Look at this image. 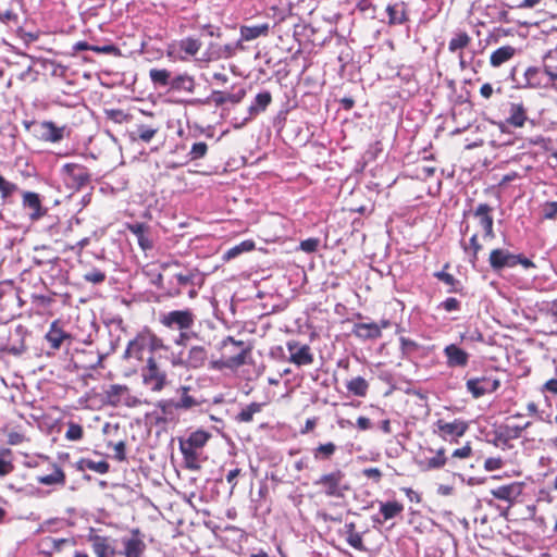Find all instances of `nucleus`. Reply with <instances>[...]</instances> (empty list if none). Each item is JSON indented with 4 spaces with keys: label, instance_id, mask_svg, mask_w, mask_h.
<instances>
[{
    "label": "nucleus",
    "instance_id": "f257e3e1",
    "mask_svg": "<svg viewBox=\"0 0 557 557\" xmlns=\"http://www.w3.org/2000/svg\"><path fill=\"white\" fill-rule=\"evenodd\" d=\"M209 438L210 434L208 432L198 430L193 432L187 438L180 440V449L187 469H200V455Z\"/></svg>",
    "mask_w": 557,
    "mask_h": 557
},
{
    "label": "nucleus",
    "instance_id": "f03ea898",
    "mask_svg": "<svg viewBox=\"0 0 557 557\" xmlns=\"http://www.w3.org/2000/svg\"><path fill=\"white\" fill-rule=\"evenodd\" d=\"M469 429L470 422L463 418L440 417L433 423V434L449 444H458Z\"/></svg>",
    "mask_w": 557,
    "mask_h": 557
},
{
    "label": "nucleus",
    "instance_id": "7ed1b4c3",
    "mask_svg": "<svg viewBox=\"0 0 557 557\" xmlns=\"http://www.w3.org/2000/svg\"><path fill=\"white\" fill-rule=\"evenodd\" d=\"M416 463L421 471H438L449 463V456L443 445L437 448L420 445Z\"/></svg>",
    "mask_w": 557,
    "mask_h": 557
},
{
    "label": "nucleus",
    "instance_id": "20e7f679",
    "mask_svg": "<svg viewBox=\"0 0 557 557\" xmlns=\"http://www.w3.org/2000/svg\"><path fill=\"white\" fill-rule=\"evenodd\" d=\"M231 345L240 348L239 352L230 356L223 355L220 360L212 361L211 367L213 369H238L246 363L247 357L252 350L251 345H247L244 341H236L233 336H227L222 341L223 349H226Z\"/></svg>",
    "mask_w": 557,
    "mask_h": 557
},
{
    "label": "nucleus",
    "instance_id": "39448f33",
    "mask_svg": "<svg viewBox=\"0 0 557 557\" xmlns=\"http://www.w3.org/2000/svg\"><path fill=\"white\" fill-rule=\"evenodd\" d=\"M488 262L494 271H500L505 268H515L518 264H521L524 269L534 267L533 261L523 255H515L502 248H496L491 251Z\"/></svg>",
    "mask_w": 557,
    "mask_h": 557
},
{
    "label": "nucleus",
    "instance_id": "423d86ee",
    "mask_svg": "<svg viewBox=\"0 0 557 557\" xmlns=\"http://www.w3.org/2000/svg\"><path fill=\"white\" fill-rule=\"evenodd\" d=\"M345 474L342 470L336 469L329 473H323L315 481L314 485L320 488V492L329 497H344L347 486L343 485Z\"/></svg>",
    "mask_w": 557,
    "mask_h": 557
},
{
    "label": "nucleus",
    "instance_id": "0eeeda50",
    "mask_svg": "<svg viewBox=\"0 0 557 557\" xmlns=\"http://www.w3.org/2000/svg\"><path fill=\"white\" fill-rule=\"evenodd\" d=\"M166 361L147 358V366L141 373L143 383L146 387L153 392L163 389L166 385V372L164 370Z\"/></svg>",
    "mask_w": 557,
    "mask_h": 557
},
{
    "label": "nucleus",
    "instance_id": "6e6552de",
    "mask_svg": "<svg viewBox=\"0 0 557 557\" xmlns=\"http://www.w3.org/2000/svg\"><path fill=\"white\" fill-rule=\"evenodd\" d=\"M505 112L506 124L513 128H522L529 121V109L521 98L511 97Z\"/></svg>",
    "mask_w": 557,
    "mask_h": 557
},
{
    "label": "nucleus",
    "instance_id": "1a4fd4ad",
    "mask_svg": "<svg viewBox=\"0 0 557 557\" xmlns=\"http://www.w3.org/2000/svg\"><path fill=\"white\" fill-rule=\"evenodd\" d=\"M143 349L149 351L150 356L148 358L160 361H168L169 359V346L164 345L163 341L147 327L141 330V350Z\"/></svg>",
    "mask_w": 557,
    "mask_h": 557
},
{
    "label": "nucleus",
    "instance_id": "9d476101",
    "mask_svg": "<svg viewBox=\"0 0 557 557\" xmlns=\"http://www.w3.org/2000/svg\"><path fill=\"white\" fill-rule=\"evenodd\" d=\"M195 319L196 317L190 309L173 310L162 314L160 322L168 329L185 331L194 325Z\"/></svg>",
    "mask_w": 557,
    "mask_h": 557
},
{
    "label": "nucleus",
    "instance_id": "9b49d317",
    "mask_svg": "<svg viewBox=\"0 0 557 557\" xmlns=\"http://www.w3.org/2000/svg\"><path fill=\"white\" fill-rule=\"evenodd\" d=\"M500 387V380L493 376L470 377L466 381L467 392L475 399L492 394Z\"/></svg>",
    "mask_w": 557,
    "mask_h": 557
},
{
    "label": "nucleus",
    "instance_id": "f8f14e48",
    "mask_svg": "<svg viewBox=\"0 0 557 557\" xmlns=\"http://www.w3.org/2000/svg\"><path fill=\"white\" fill-rule=\"evenodd\" d=\"M493 208L487 203H480L472 212L478 227L481 230L482 240H492L495 238Z\"/></svg>",
    "mask_w": 557,
    "mask_h": 557
},
{
    "label": "nucleus",
    "instance_id": "ddd939ff",
    "mask_svg": "<svg viewBox=\"0 0 557 557\" xmlns=\"http://www.w3.org/2000/svg\"><path fill=\"white\" fill-rule=\"evenodd\" d=\"M61 173L64 176V181L67 186L74 189H81L86 186L90 180L88 170L77 163H65Z\"/></svg>",
    "mask_w": 557,
    "mask_h": 557
},
{
    "label": "nucleus",
    "instance_id": "4468645a",
    "mask_svg": "<svg viewBox=\"0 0 557 557\" xmlns=\"http://www.w3.org/2000/svg\"><path fill=\"white\" fill-rule=\"evenodd\" d=\"M391 326V322L382 319L380 323H355L352 335L361 341H373L382 337V330Z\"/></svg>",
    "mask_w": 557,
    "mask_h": 557
},
{
    "label": "nucleus",
    "instance_id": "2eb2a0df",
    "mask_svg": "<svg viewBox=\"0 0 557 557\" xmlns=\"http://www.w3.org/2000/svg\"><path fill=\"white\" fill-rule=\"evenodd\" d=\"M286 347L289 352V362L298 367L309 366L313 362V354L309 345L300 344L297 341H288Z\"/></svg>",
    "mask_w": 557,
    "mask_h": 557
},
{
    "label": "nucleus",
    "instance_id": "dca6fc26",
    "mask_svg": "<svg viewBox=\"0 0 557 557\" xmlns=\"http://www.w3.org/2000/svg\"><path fill=\"white\" fill-rule=\"evenodd\" d=\"M202 47V42L198 38L186 37L171 45L172 54H177L181 60L195 57Z\"/></svg>",
    "mask_w": 557,
    "mask_h": 557
},
{
    "label": "nucleus",
    "instance_id": "f3484780",
    "mask_svg": "<svg viewBox=\"0 0 557 557\" xmlns=\"http://www.w3.org/2000/svg\"><path fill=\"white\" fill-rule=\"evenodd\" d=\"M524 486L523 482H512L491 490V494L496 499L512 504L522 495Z\"/></svg>",
    "mask_w": 557,
    "mask_h": 557
},
{
    "label": "nucleus",
    "instance_id": "a211bd4d",
    "mask_svg": "<svg viewBox=\"0 0 557 557\" xmlns=\"http://www.w3.org/2000/svg\"><path fill=\"white\" fill-rule=\"evenodd\" d=\"M22 206L29 211L28 215L33 221L41 219L47 213V209L42 207L40 196L34 191H23Z\"/></svg>",
    "mask_w": 557,
    "mask_h": 557
},
{
    "label": "nucleus",
    "instance_id": "6ab92c4d",
    "mask_svg": "<svg viewBox=\"0 0 557 557\" xmlns=\"http://www.w3.org/2000/svg\"><path fill=\"white\" fill-rule=\"evenodd\" d=\"M519 53V49L511 45H504L490 54L488 63L493 69H500L509 63Z\"/></svg>",
    "mask_w": 557,
    "mask_h": 557
},
{
    "label": "nucleus",
    "instance_id": "aec40b11",
    "mask_svg": "<svg viewBox=\"0 0 557 557\" xmlns=\"http://www.w3.org/2000/svg\"><path fill=\"white\" fill-rule=\"evenodd\" d=\"M524 86L530 88H553V83L548 79L544 67L529 66L524 72Z\"/></svg>",
    "mask_w": 557,
    "mask_h": 557
},
{
    "label": "nucleus",
    "instance_id": "412c9836",
    "mask_svg": "<svg viewBox=\"0 0 557 557\" xmlns=\"http://www.w3.org/2000/svg\"><path fill=\"white\" fill-rule=\"evenodd\" d=\"M443 352L448 368H465L469 363V354L456 344L447 345Z\"/></svg>",
    "mask_w": 557,
    "mask_h": 557
},
{
    "label": "nucleus",
    "instance_id": "4be33fe9",
    "mask_svg": "<svg viewBox=\"0 0 557 557\" xmlns=\"http://www.w3.org/2000/svg\"><path fill=\"white\" fill-rule=\"evenodd\" d=\"M208 360V351L206 347L196 345L189 348L186 357L181 359V364L187 369H200Z\"/></svg>",
    "mask_w": 557,
    "mask_h": 557
},
{
    "label": "nucleus",
    "instance_id": "5701e85b",
    "mask_svg": "<svg viewBox=\"0 0 557 557\" xmlns=\"http://www.w3.org/2000/svg\"><path fill=\"white\" fill-rule=\"evenodd\" d=\"M472 44V37L468 32L458 29L453 33L448 41V51L453 54L466 53V50L470 48Z\"/></svg>",
    "mask_w": 557,
    "mask_h": 557
},
{
    "label": "nucleus",
    "instance_id": "b1692460",
    "mask_svg": "<svg viewBox=\"0 0 557 557\" xmlns=\"http://www.w3.org/2000/svg\"><path fill=\"white\" fill-rule=\"evenodd\" d=\"M389 26L401 25L409 21L408 7L404 1H398L386 7Z\"/></svg>",
    "mask_w": 557,
    "mask_h": 557
},
{
    "label": "nucleus",
    "instance_id": "393cba45",
    "mask_svg": "<svg viewBox=\"0 0 557 557\" xmlns=\"http://www.w3.org/2000/svg\"><path fill=\"white\" fill-rule=\"evenodd\" d=\"M90 542L97 557H114L115 546L112 539L101 535H92L90 536Z\"/></svg>",
    "mask_w": 557,
    "mask_h": 557
},
{
    "label": "nucleus",
    "instance_id": "a878e982",
    "mask_svg": "<svg viewBox=\"0 0 557 557\" xmlns=\"http://www.w3.org/2000/svg\"><path fill=\"white\" fill-rule=\"evenodd\" d=\"M463 251L469 257L470 264L475 268L479 260V253L483 250V244L480 240V231H475L469 238L468 243H461Z\"/></svg>",
    "mask_w": 557,
    "mask_h": 557
},
{
    "label": "nucleus",
    "instance_id": "bb28decb",
    "mask_svg": "<svg viewBox=\"0 0 557 557\" xmlns=\"http://www.w3.org/2000/svg\"><path fill=\"white\" fill-rule=\"evenodd\" d=\"M246 96V90L244 88L238 89L236 92H225L221 90L212 91L210 96V100L216 106L221 107L226 102H231L233 104H237L243 101Z\"/></svg>",
    "mask_w": 557,
    "mask_h": 557
},
{
    "label": "nucleus",
    "instance_id": "cd10ccee",
    "mask_svg": "<svg viewBox=\"0 0 557 557\" xmlns=\"http://www.w3.org/2000/svg\"><path fill=\"white\" fill-rule=\"evenodd\" d=\"M104 395L107 403L113 406L128 405L129 393L128 388L124 385H111L106 389Z\"/></svg>",
    "mask_w": 557,
    "mask_h": 557
},
{
    "label": "nucleus",
    "instance_id": "c85d7f7f",
    "mask_svg": "<svg viewBox=\"0 0 557 557\" xmlns=\"http://www.w3.org/2000/svg\"><path fill=\"white\" fill-rule=\"evenodd\" d=\"M41 139L50 143H59L64 138L65 126H57L51 121H44L40 124Z\"/></svg>",
    "mask_w": 557,
    "mask_h": 557
},
{
    "label": "nucleus",
    "instance_id": "c756f323",
    "mask_svg": "<svg viewBox=\"0 0 557 557\" xmlns=\"http://www.w3.org/2000/svg\"><path fill=\"white\" fill-rule=\"evenodd\" d=\"M269 23H262L258 25H243L239 28L240 39L244 41H251L259 37H265L269 35Z\"/></svg>",
    "mask_w": 557,
    "mask_h": 557
},
{
    "label": "nucleus",
    "instance_id": "7c9ffc66",
    "mask_svg": "<svg viewBox=\"0 0 557 557\" xmlns=\"http://www.w3.org/2000/svg\"><path fill=\"white\" fill-rule=\"evenodd\" d=\"M343 536H345L346 542L357 550H364V544L362 540V535L356 529L355 522L345 523L342 530Z\"/></svg>",
    "mask_w": 557,
    "mask_h": 557
},
{
    "label": "nucleus",
    "instance_id": "2f4dec72",
    "mask_svg": "<svg viewBox=\"0 0 557 557\" xmlns=\"http://www.w3.org/2000/svg\"><path fill=\"white\" fill-rule=\"evenodd\" d=\"M271 102H272V95L270 91L265 90V91L259 92L256 96L253 102L248 108L249 116L255 117L258 114L264 112L267 110V108L271 104Z\"/></svg>",
    "mask_w": 557,
    "mask_h": 557
},
{
    "label": "nucleus",
    "instance_id": "473e14b6",
    "mask_svg": "<svg viewBox=\"0 0 557 557\" xmlns=\"http://www.w3.org/2000/svg\"><path fill=\"white\" fill-rule=\"evenodd\" d=\"M448 268H449V264L446 263L442 271H438V272L434 273V276L438 281H441L444 284L449 286V288L447 290L448 293L462 294L463 286L461 285L460 281L457 280L453 274L446 272V269H448Z\"/></svg>",
    "mask_w": 557,
    "mask_h": 557
},
{
    "label": "nucleus",
    "instance_id": "72a5a7b5",
    "mask_svg": "<svg viewBox=\"0 0 557 557\" xmlns=\"http://www.w3.org/2000/svg\"><path fill=\"white\" fill-rule=\"evenodd\" d=\"M66 544H72V541L69 539H54L52 536H46L41 539L39 547L42 554L52 555L54 552H60Z\"/></svg>",
    "mask_w": 557,
    "mask_h": 557
},
{
    "label": "nucleus",
    "instance_id": "f704fd0d",
    "mask_svg": "<svg viewBox=\"0 0 557 557\" xmlns=\"http://www.w3.org/2000/svg\"><path fill=\"white\" fill-rule=\"evenodd\" d=\"M544 73L553 83V88L557 90V51H549L543 60Z\"/></svg>",
    "mask_w": 557,
    "mask_h": 557
},
{
    "label": "nucleus",
    "instance_id": "c9c22d12",
    "mask_svg": "<svg viewBox=\"0 0 557 557\" xmlns=\"http://www.w3.org/2000/svg\"><path fill=\"white\" fill-rule=\"evenodd\" d=\"M337 450V446L333 442L320 443L313 448V458L318 461H329L333 458Z\"/></svg>",
    "mask_w": 557,
    "mask_h": 557
},
{
    "label": "nucleus",
    "instance_id": "e433bc0d",
    "mask_svg": "<svg viewBox=\"0 0 557 557\" xmlns=\"http://www.w3.org/2000/svg\"><path fill=\"white\" fill-rule=\"evenodd\" d=\"M170 87L172 90L176 91L193 92L196 87V83L194 77L183 74L171 79Z\"/></svg>",
    "mask_w": 557,
    "mask_h": 557
},
{
    "label": "nucleus",
    "instance_id": "4c0bfd02",
    "mask_svg": "<svg viewBox=\"0 0 557 557\" xmlns=\"http://www.w3.org/2000/svg\"><path fill=\"white\" fill-rule=\"evenodd\" d=\"M65 338H67V334L58 327L57 322H53L46 334V341L49 343L50 347L54 350L59 349Z\"/></svg>",
    "mask_w": 557,
    "mask_h": 557
},
{
    "label": "nucleus",
    "instance_id": "58836bf2",
    "mask_svg": "<svg viewBox=\"0 0 557 557\" xmlns=\"http://www.w3.org/2000/svg\"><path fill=\"white\" fill-rule=\"evenodd\" d=\"M404 511V505L397 500L381 503L380 513L384 521L391 520L399 516Z\"/></svg>",
    "mask_w": 557,
    "mask_h": 557
},
{
    "label": "nucleus",
    "instance_id": "ea45409f",
    "mask_svg": "<svg viewBox=\"0 0 557 557\" xmlns=\"http://www.w3.org/2000/svg\"><path fill=\"white\" fill-rule=\"evenodd\" d=\"M78 468L83 471L90 470L100 474H104L109 471V463L106 460H92L89 458H83L78 462Z\"/></svg>",
    "mask_w": 557,
    "mask_h": 557
},
{
    "label": "nucleus",
    "instance_id": "a19ab883",
    "mask_svg": "<svg viewBox=\"0 0 557 557\" xmlns=\"http://www.w3.org/2000/svg\"><path fill=\"white\" fill-rule=\"evenodd\" d=\"M38 483L44 485H63L65 483V474L60 467H54L52 473L40 475L37 478Z\"/></svg>",
    "mask_w": 557,
    "mask_h": 557
},
{
    "label": "nucleus",
    "instance_id": "79ce46f5",
    "mask_svg": "<svg viewBox=\"0 0 557 557\" xmlns=\"http://www.w3.org/2000/svg\"><path fill=\"white\" fill-rule=\"evenodd\" d=\"M347 389L355 396L364 397L369 389V383L361 376L351 379L347 385Z\"/></svg>",
    "mask_w": 557,
    "mask_h": 557
},
{
    "label": "nucleus",
    "instance_id": "37998d69",
    "mask_svg": "<svg viewBox=\"0 0 557 557\" xmlns=\"http://www.w3.org/2000/svg\"><path fill=\"white\" fill-rule=\"evenodd\" d=\"M255 249V242L253 240H244L239 243L238 245L230 248L223 256V260L230 261L231 259H234L238 257L243 252H248Z\"/></svg>",
    "mask_w": 557,
    "mask_h": 557
},
{
    "label": "nucleus",
    "instance_id": "c03bdc74",
    "mask_svg": "<svg viewBox=\"0 0 557 557\" xmlns=\"http://www.w3.org/2000/svg\"><path fill=\"white\" fill-rule=\"evenodd\" d=\"M13 470L12 450L10 448H0V476L8 475Z\"/></svg>",
    "mask_w": 557,
    "mask_h": 557
},
{
    "label": "nucleus",
    "instance_id": "a18cd8bd",
    "mask_svg": "<svg viewBox=\"0 0 557 557\" xmlns=\"http://www.w3.org/2000/svg\"><path fill=\"white\" fill-rule=\"evenodd\" d=\"M263 404L260 403H251L242 409L240 412L236 416L235 420L237 422L248 423L253 420V414L258 413L262 410Z\"/></svg>",
    "mask_w": 557,
    "mask_h": 557
},
{
    "label": "nucleus",
    "instance_id": "49530a36",
    "mask_svg": "<svg viewBox=\"0 0 557 557\" xmlns=\"http://www.w3.org/2000/svg\"><path fill=\"white\" fill-rule=\"evenodd\" d=\"M149 76L154 86L165 87L171 83V73L166 69H151Z\"/></svg>",
    "mask_w": 557,
    "mask_h": 557
},
{
    "label": "nucleus",
    "instance_id": "de8ad7c7",
    "mask_svg": "<svg viewBox=\"0 0 557 557\" xmlns=\"http://www.w3.org/2000/svg\"><path fill=\"white\" fill-rule=\"evenodd\" d=\"M531 424L532 423L530 421L515 425L506 424L505 426H503L502 434L507 438H518L520 437L522 431L528 429Z\"/></svg>",
    "mask_w": 557,
    "mask_h": 557
},
{
    "label": "nucleus",
    "instance_id": "09e8293b",
    "mask_svg": "<svg viewBox=\"0 0 557 557\" xmlns=\"http://www.w3.org/2000/svg\"><path fill=\"white\" fill-rule=\"evenodd\" d=\"M473 456L471 442H466L461 447L455 448L449 456V461L454 459L466 460Z\"/></svg>",
    "mask_w": 557,
    "mask_h": 557
},
{
    "label": "nucleus",
    "instance_id": "8fccbe9b",
    "mask_svg": "<svg viewBox=\"0 0 557 557\" xmlns=\"http://www.w3.org/2000/svg\"><path fill=\"white\" fill-rule=\"evenodd\" d=\"M18 187L16 184L9 182L0 174V195L3 202H7L8 199L17 191Z\"/></svg>",
    "mask_w": 557,
    "mask_h": 557
},
{
    "label": "nucleus",
    "instance_id": "3c124183",
    "mask_svg": "<svg viewBox=\"0 0 557 557\" xmlns=\"http://www.w3.org/2000/svg\"><path fill=\"white\" fill-rule=\"evenodd\" d=\"M399 344H400L401 354L404 356H410V355L417 352L420 348V345L417 342H414L408 337H405V336H401L399 338Z\"/></svg>",
    "mask_w": 557,
    "mask_h": 557
},
{
    "label": "nucleus",
    "instance_id": "603ef678",
    "mask_svg": "<svg viewBox=\"0 0 557 557\" xmlns=\"http://www.w3.org/2000/svg\"><path fill=\"white\" fill-rule=\"evenodd\" d=\"M460 339L466 343H484V335L478 327H475L461 333Z\"/></svg>",
    "mask_w": 557,
    "mask_h": 557
},
{
    "label": "nucleus",
    "instance_id": "864d4df0",
    "mask_svg": "<svg viewBox=\"0 0 557 557\" xmlns=\"http://www.w3.org/2000/svg\"><path fill=\"white\" fill-rule=\"evenodd\" d=\"M208 145L205 141L195 143L189 151L190 160H198L207 154Z\"/></svg>",
    "mask_w": 557,
    "mask_h": 557
},
{
    "label": "nucleus",
    "instance_id": "5fc2aeb1",
    "mask_svg": "<svg viewBox=\"0 0 557 557\" xmlns=\"http://www.w3.org/2000/svg\"><path fill=\"white\" fill-rule=\"evenodd\" d=\"M542 216L545 220H555L557 216V201H546L542 206Z\"/></svg>",
    "mask_w": 557,
    "mask_h": 557
},
{
    "label": "nucleus",
    "instance_id": "6e6d98bb",
    "mask_svg": "<svg viewBox=\"0 0 557 557\" xmlns=\"http://www.w3.org/2000/svg\"><path fill=\"white\" fill-rule=\"evenodd\" d=\"M361 474L375 484H380L383 478V472L376 467L364 468Z\"/></svg>",
    "mask_w": 557,
    "mask_h": 557
},
{
    "label": "nucleus",
    "instance_id": "4d7b16f0",
    "mask_svg": "<svg viewBox=\"0 0 557 557\" xmlns=\"http://www.w3.org/2000/svg\"><path fill=\"white\" fill-rule=\"evenodd\" d=\"M320 239L315 237H310L300 242V249L307 253L315 252L319 248Z\"/></svg>",
    "mask_w": 557,
    "mask_h": 557
},
{
    "label": "nucleus",
    "instance_id": "13d9d810",
    "mask_svg": "<svg viewBox=\"0 0 557 557\" xmlns=\"http://www.w3.org/2000/svg\"><path fill=\"white\" fill-rule=\"evenodd\" d=\"M65 437L69 441H79L83 437V428L76 423H70Z\"/></svg>",
    "mask_w": 557,
    "mask_h": 557
},
{
    "label": "nucleus",
    "instance_id": "bf43d9fd",
    "mask_svg": "<svg viewBox=\"0 0 557 557\" xmlns=\"http://www.w3.org/2000/svg\"><path fill=\"white\" fill-rule=\"evenodd\" d=\"M504 466V460L502 457H488L484 461V469L488 472L496 471L502 469Z\"/></svg>",
    "mask_w": 557,
    "mask_h": 557
},
{
    "label": "nucleus",
    "instance_id": "052dcab7",
    "mask_svg": "<svg viewBox=\"0 0 557 557\" xmlns=\"http://www.w3.org/2000/svg\"><path fill=\"white\" fill-rule=\"evenodd\" d=\"M84 278L89 283L99 284L106 280V274L98 269H92L91 271L84 274Z\"/></svg>",
    "mask_w": 557,
    "mask_h": 557
},
{
    "label": "nucleus",
    "instance_id": "680f3d73",
    "mask_svg": "<svg viewBox=\"0 0 557 557\" xmlns=\"http://www.w3.org/2000/svg\"><path fill=\"white\" fill-rule=\"evenodd\" d=\"M441 307L447 312L456 311L460 309V301L457 298L449 297L441 304Z\"/></svg>",
    "mask_w": 557,
    "mask_h": 557
},
{
    "label": "nucleus",
    "instance_id": "e2e57ef3",
    "mask_svg": "<svg viewBox=\"0 0 557 557\" xmlns=\"http://www.w3.org/2000/svg\"><path fill=\"white\" fill-rule=\"evenodd\" d=\"M127 557H139V543L136 540L128 541L125 546Z\"/></svg>",
    "mask_w": 557,
    "mask_h": 557
},
{
    "label": "nucleus",
    "instance_id": "0e129e2a",
    "mask_svg": "<svg viewBox=\"0 0 557 557\" xmlns=\"http://www.w3.org/2000/svg\"><path fill=\"white\" fill-rule=\"evenodd\" d=\"M436 168L431 165H420L418 166V176L426 180L432 177L435 174Z\"/></svg>",
    "mask_w": 557,
    "mask_h": 557
},
{
    "label": "nucleus",
    "instance_id": "69168bd1",
    "mask_svg": "<svg viewBox=\"0 0 557 557\" xmlns=\"http://www.w3.org/2000/svg\"><path fill=\"white\" fill-rule=\"evenodd\" d=\"M542 393H548L553 396H557V379H550L546 381L542 388Z\"/></svg>",
    "mask_w": 557,
    "mask_h": 557
},
{
    "label": "nucleus",
    "instance_id": "338daca9",
    "mask_svg": "<svg viewBox=\"0 0 557 557\" xmlns=\"http://www.w3.org/2000/svg\"><path fill=\"white\" fill-rule=\"evenodd\" d=\"M195 405H197V401L190 395L187 394V388L184 387V394L181 398L178 407L188 409Z\"/></svg>",
    "mask_w": 557,
    "mask_h": 557
},
{
    "label": "nucleus",
    "instance_id": "774afa93",
    "mask_svg": "<svg viewBox=\"0 0 557 557\" xmlns=\"http://www.w3.org/2000/svg\"><path fill=\"white\" fill-rule=\"evenodd\" d=\"M25 436L22 433L12 431L8 434V444L10 445H20L24 442Z\"/></svg>",
    "mask_w": 557,
    "mask_h": 557
}]
</instances>
